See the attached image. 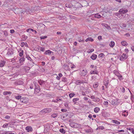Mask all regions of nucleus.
I'll return each mask as SVG.
<instances>
[{"mask_svg":"<svg viewBox=\"0 0 134 134\" xmlns=\"http://www.w3.org/2000/svg\"><path fill=\"white\" fill-rule=\"evenodd\" d=\"M127 57V55H126V54L123 53L122 55L120 57V59L121 60H123L126 59Z\"/></svg>","mask_w":134,"mask_h":134,"instance_id":"obj_1","label":"nucleus"},{"mask_svg":"<svg viewBox=\"0 0 134 134\" xmlns=\"http://www.w3.org/2000/svg\"><path fill=\"white\" fill-rule=\"evenodd\" d=\"M20 101L22 103H27L28 102V99L25 97H23L21 99Z\"/></svg>","mask_w":134,"mask_h":134,"instance_id":"obj_2","label":"nucleus"},{"mask_svg":"<svg viewBox=\"0 0 134 134\" xmlns=\"http://www.w3.org/2000/svg\"><path fill=\"white\" fill-rule=\"evenodd\" d=\"M127 12H128L127 10V9H125V8L121 9H120L119 11V12L120 13H123V14L126 13H127Z\"/></svg>","mask_w":134,"mask_h":134,"instance_id":"obj_3","label":"nucleus"},{"mask_svg":"<svg viewBox=\"0 0 134 134\" xmlns=\"http://www.w3.org/2000/svg\"><path fill=\"white\" fill-rule=\"evenodd\" d=\"M80 74L82 76H85L86 74L87 71L84 70H82L79 72Z\"/></svg>","mask_w":134,"mask_h":134,"instance_id":"obj_4","label":"nucleus"},{"mask_svg":"<svg viewBox=\"0 0 134 134\" xmlns=\"http://www.w3.org/2000/svg\"><path fill=\"white\" fill-rule=\"evenodd\" d=\"M23 82L21 81H16L14 82V84L15 85H22L23 84Z\"/></svg>","mask_w":134,"mask_h":134,"instance_id":"obj_5","label":"nucleus"},{"mask_svg":"<svg viewBox=\"0 0 134 134\" xmlns=\"http://www.w3.org/2000/svg\"><path fill=\"white\" fill-rule=\"evenodd\" d=\"M43 110L45 113L51 112L52 111L51 109L50 108H46Z\"/></svg>","mask_w":134,"mask_h":134,"instance_id":"obj_6","label":"nucleus"},{"mask_svg":"<svg viewBox=\"0 0 134 134\" xmlns=\"http://www.w3.org/2000/svg\"><path fill=\"white\" fill-rule=\"evenodd\" d=\"M53 53V52L48 50L46 51L44 54H48V55H50L52 53Z\"/></svg>","mask_w":134,"mask_h":134,"instance_id":"obj_7","label":"nucleus"},{"mask_svg":"<svg viewBox=\"0 0 134 134\" xmlns=\"http://www.w3.org/2000/svg\"><path fill=\"white\" fill-rule=\"evenodd\" d=\"M40 90V88L39 87H38L37 88V87L35 88L34 91V93L35 94H37L38 93Z\"/></svg>","mask_w":134,"mask_h":134,"instance_id":"obj_8","label":"nucleus"},{"mask_svg":"<svg viewBox=\"0 0 134 134\" xmlns=\"http://www.w3.org/2000/svg\"><path fill=\"white\" fill-rule=\"evenodd\" d=\"M102 26H104L108 30H110L111 29L110 27L109 26H108V24H102Z\"/></svg>","mask_w":134,"mask_h":134,"instance_id":"obj_9","label":"nucleus"},{"mask_svg":"<svg viewBox=\"0 0 134 134\" xmlns=\"http://www.w3.org/2000/svg\"><path fill=\"white\" fill-rule=\"evenodd\" d=\"M26 130L28 132L30 131H31L32 130V127L30 126H28L26 128Z\"/></svg>","mask_w":134,"mask_h":134,"instance_id":"obj_10","label":"nucleus"},{"mask_svg":"<svg viewBox=\"0 0 134 134\" xmlns=\"http://www.w3.org/2000/svg\"><path fill=\"white\" fill-rule=\"evenodd\" d=\"M97 57V56L96 55L93 54L91 56V58L92 59L94 60Z\"/></svg>","mask_w":134,"mask_h":134,"instance_id":"obj_11","label":"nucleus"},{"mask_svg":"<svg viewBox=\"0 0 134 134\" xmlns=\"http://www.w3.org/2000/svg\"><path fill=\"white\" fill-rule=\"evenodd\" d=\"M112 122L114 123L115 124H116L119 125L120 124V122L118 121L117 120H112Z\"/></svg>","mask_w":134,"mask_h":134,"instance_id":"obj_12","label":"nucleus"},{"mask_svg":"<svg viewBox=\"0 0 134 134\" xmlns=\"http://www.w3.org/2000/svg\"><path fill=\"white\" fill-rule=\"evenodd\" d=\"M99 110V108L97 107H95L94 109V112L96 113H98Z\"/></svg>","mask_w":134,"mask_h":134,"instance_id":"obj_13","label":"nucleus"},{"mask_svg":"<svg viewBox=\"0 0 134 134\" xmlns=\"http://www.w3.org/2000/svg\"><path fill=\"white\" fill-rule=\"evenodd\" d=\"M121 44L124 46H127L128 45V43L125 41H122L121 42Z\"/></svg>","mask_w":134,"mask_h":134,"instance_id":"obj_14","label":"nucleus"},{"mask_svg":"<svg viewBox=\"0 0 134 134\" xmlns=\"http://www.w3.org/2000/svg\"><path fill=\"white\" fill-rule=\"evenodd\" d=\"M90 73L91 74H98V72L97 70L93 71V70H91L90 72Z\"/></svg>","mask_w":134,"mask_h":134,"instance_id":"obj_15","label":"nucleus"},{"mask_svg":"<svg viewBox=\"0 0 134 134\" xmlns=\"http://www.w3.org/2000/svg\"><path fill=\"white\" fill-rule=\"evenodd\" d=\"M38 82L40 85H43L45 84V82L41 80H40Z\"/></svg>","mask_w":134,"mask_h":134,"instance_id":"obj_16","label":"nucleus"},{"mask_svg":"<svg viewBox=\"0 0 134 134\" xmlns=\"http://www.w3.org/2000/svg\"><path fill=\"white\" fill-rule=\"evenodd\" d=\"M88 41H90L91 42H92L93 41V40L92 38L90 37V38H87L85 40V41L86 42H87Z\"/></svg>","mask_w":134,"mask_h":134,"instance_id":"obj_17","label":"nucleus"},{"mask_svg":"<svg viewBox=\"0 0 134 134\" xmlns=\"http://www.w3.org/2000/svg\"><path fill=\"white\" fill-rule=\"evenodd\" d=\"M5 63V61H1L0 63V66L1 67H3Z\"/></svg>","mask_w":134,"mask_h":134,"instance_id":"obj_18","label":"nucleus"},{"mask_svg":"<svg viewBox=\"0 0 134 134\" xmlns=\"http://www.w3.org/2000/svg\"><path fill=\"white\" fill-rule=\"evenodd\" d=\"M104 85H105L107 88L108 87V85L109 81L108 80H105V81H104Z\"/></svg>","mask_w":134,"mask_h":134,"instance_id":"obj_19","label":"nucleus"},{"mask_svg":"<svg viewBox=\"0 0 134 134\" xmlns=\"http://www.w3.org/2000/svg\"><path fill=\"white\" fill-rule=\"evenodd\" d=\"M109 46L111 47H113L115 45V43L114 42L111 41L109 44Z\"/></svg>","mask_w":134,"mask_h":134,"instance_id":"obj_20","label":"nucleus"},{"mask_svg":"<svg viewBox=\"0 0 134 134\" xmlns=\"http://www.w3.org/2000/svg\"><path fill=\"white\" fill-rule=\"evenodd\" d=\"M94 17H95L98 18H99L101 17V16H100V15H99V14L97 13L95 15Z\"/></svg>","mask_w":134,"mask_h":134,"instance_id":"obj_21","label":"nucleus"},{"mask_svg":"<svg viewBox=\"0 0 134 134\" xmlns=\"http://www.w3.org/2000/svg\"><path fill=\"white\" fill-rule=\"evenodd\" d=\"M98 86V83L97 82H95L93 85L94 88H96Z\"/></svg>","mask_w":134,"mask_h":134,"instance_id":"obj_22","label":"nucleus"},{"mask_svg":"<svg viewBox=\"0 0 134 134\" xmlns=\"http://www.w3.org/2000/svg\"><path fill=\"white\" fill-rule=\"evenodd\" d=\"M79 99L78 98H74L72 100V101L75 104H76L77 101L79 100Z\"/></svg>","mask_w":134,"mask_h":134,"instance_id":"obj_23","label":"nucleus"},{"mask_svg":"<svg viewBox=\"0 0 134 134\" xmlns=\"http://www.w3.org/2000/svg\"><path fill=\"white\" fill-rule=\"evenodd\" d=\"M70 126L72 127H74L75 126V123L74 122H71L70 124Z\"/></svg>","mask_w":134,"mask_h":134,"instance_id":"obj_24","label":"nucleus"},{"mask_svg":"<svg viewBox=\"0 0 134 134\" xmlns=\"http://www.w3.org/2000/svg\"><path fill=\"white\" fill-rule=\"evenodd\" d=\"M30 69V68L28 66H25L23 68V69L25 70H29Z\"/></svg>","mask_w":134,"mask_h":134,"instance_id":"obj_25","label":"nucleus"},{"mask_svg":"<svg viewBox=\"0 0 134 134\" xmlns=\"http://www.w3.org/2000/svg\"><path fill=\"white\" fill-rule=\"evenodd\" d=\"M12 93L9 91H5L3 92V94L4 95H6L7 94H11Z\"/></svg>","mask_w":134,"mask_h":134,"instance_id":"obj_26","label":"nucleus"},{"mask_svg":"<svg viewBox=\"0 0 134 134\" xmlns=\"http://www.w3.org/2000/svg\"><path fill=\"white\" fill-rule=\"evenodd\" d=\"M75 95V94L70 93L69 94V96L70 98H71Z\"/></svg>","mask_w":134,"mask_h":134,"instance_id":"obj_27","label":"nucleus"},{"mask_svg":"<svg viewBox=\"0 0 134 134\" xmlns=\"http://www.w3.org/2000/svg\"><path fill=\"white\" fill-rule=\"evenodd\" d=\"M100 100V99L97 98H95L94 99H93V101L94 102H98Z\"/></svg>","mask_w":134,"mask_h":134,"instance_id":"obj_28","label":"nucleus"},{"mask_svg":"<svg viewBox=\"0 0 134 134\" xmlns=\"http://www.w3.org/2000/svg\"><path fill=\"white\" fill-rule=\"evenodd\" d=\"M25 60V58H20L19 59L20 63H23Z\"/></svg>","mask_w":134,"mask_h":134,"instance_id":"obj_29","label":"nucleus"},{"mask_svg":"<svg viewBox=\"0 0 134 134\" xmlns=\"http://www.w3.org/2000/svg\"><path fill=\"white\" fill-rule=\"evenodd\" d=\"M82 82L80 81V80H77L76 81L75 83L76 84L79 85L80 84V83H82Z\"/></svg>","mask_w":134,"mask_h":134,"instance_id":"obj_30","label":"nucleus"},{"mask_svg":"<svg viewBox=\"0 0 134 134\" xmlns=\"http://www.w3.org/2000/svg\"><path fill=\"white\" fill-rule=\"evenodd\" d=\"M59 131L60 132L63 133H65V131L63 129H60L59 130Z\"/></svg>","mask_w":134,"mask_h":134,"instance_id":"obj_31","label":"nucleus"},{"mask_svg":"<svg viewBox=\"0 0 134 134\" xmlns=\"http://www.w3.org/2000/svg\"><path fill=\"white\" fill-rule=\"evenodd\" d=\"M21 96L20 95H18L15 97V98L18 99H21Z\"/></svg>","mask_w":134,"mask_h":134,"instance_id":"obj_32","label":"nucleus"},{"mask_svg":"<svg viewBox=\"0 0 134 134\" xmlns=\"http://www.w3.org/2000/svg\"><path fill=\"white\" fill-rule=\"evenodd\" d=\"M94 51L93 49H89L87 51V52L88 53H91Z\"/></svg>","mask_w":134,"mask_h":134,"instance_id":"obj_33","label":"nucleus"},{"mask_svg":"<svg viewBox=\"0 0 134 134\" xmlns=\"http://www.w3.org/2000/svg\"><path fill=\"white\" fill-rule=\"evenodd\" d=\"M122 115L124 116H126L128 115V112L127 111L125 113H124V112H123Z\"/></svg>","mask_w":134,"mask_h":134,"instance_id":"obj_34","label":"nucleus"},{"mask_svg":"<svg viewBox=\"0 0 134 134\" xmlns=\"http://www.w3.org/2000/svg\"><path fill=\"white\" fill-rule=\"evenodd\" d=\"M43 110H42L41 111H40V114L41 115H44V114L45 113L44 112V111H43Z\"/></svg>","mask_w":134,"mask_h":134,"instance_id":"obj_35","label":"nucleus"},{"mask_svg":"<svg viewBox=\"0 0 134 134\" xmlns=\"http://www.w3.org/2000/svg\"><path fill=\"white\" fill-rule=\"evenodd\" d=\"M43 110H42L41 111H40V114L41 115H44V114L45 113L44 112V111H43Z\"/></svg>","mask_w":134,"mask_h":134,"instance_id":"obj_36","label":"nucleus"},{"mask_svg":"<svg viewBox=\"0 0 134 134\" xmlns=\"http://www.w3.org/2000/svg\"><path fill=\"white\" fill-rule=\"evenodd\" d=\"M120 14H121L120 13H115L114 14L115 15H116V16H117L118 17H119V18H120L119 16H120Z\"/></svg>","mask_w":134,"mask_h":134,"instance_id":"obj_37","label":"nucleus"},{"mask_svg":"<svg viewBox=\"0 0 134 134\" xmlns=\"http://www.w3.org/2000/svg\"><path fill=\"white\" fill-rule=\"evenodd\" d=\"M78 41L79 42H81L83 41V40L81 38V37H78Z\"/></svg>","mask_w":134,"mask_h":134,"instance_id":"obj_38","label":"nucleus"},{"mask_svg":"<svg viewBox=\"0 0 134 134\" xmlns=\"http://www.w3.org/2000/svg\"><path fill=\"white\" fill-rule=\"evenodd\" d=\"M111 104L112 105H115L116 104V103L115 102L114 100H113L112 101Z\"/></svg>","mask_w":134,"mask_h":134,"instance_id":"obj_39","label":"nucleus"},{"mask_svg":"<svg viewBox=\"0 0 134 134\" xmlns=\"http://www.w3.org/2000/svg\"><path fill=\"white\" fill-rule=\"evenodd\" d=\"M114 10H113L112 9H110L109 10H107V12L108 13H112V11Z\"/></svg>","mask_w":134,"mask_h":134,"instance_id":"obj_40","label":"nucleus"},{"mask_svg":"<svg viewBox=\"0 0 134 134\" xmlns=\"http://www.w3.org/2000/svg\"><path fill=\"white\" fill-rule=\"evenodd\" d=\"M57 115V114L55 113H53L52 114L51 116H52L54 118L56 117Z\"/></svg>","mask_w":134,"mask_h":134,"instance_id":"obj_41","label":"nucleus"},{"mask_svg":"<svg viewBox=\"0 0 134 134\" xmlns=\"http://www.w3.org/2000/svg\"><path fill=\"white\" fill-rule=\"evenodd\" d=\"M23 51H22L21 52L19 53V55L20 56H23Z\"/></svg>","mask_w":134,"mask_h":134,"instance_id":"obj_42","label":"nucleus"},{"mask_svg":"<svg viewBox=\"0 0 134 134\" xmlns=\"http://www.w3.org/2000/svg\"><path fill=\"white\" fill-rule=\"evenodd\" d=\"M47 38L46 36H42L40 37L41 39H44Z\"/></svg>","mask_w":134,"mask_h":134,"instance_id":"obj_43","label":"nucleus"},{"mask_svg":"<svg viewBox=\"0 0 134 134\" xmlns=\"http://www.w3.org/2000/svg\"><path fill=\"white\" fill-rule=\"evenodd\" d=\"M13 54V53L12 52H8L7 53V55H11Z\"/></svg>","mask_w":134,"mask_h":134,"instance_id":"obj_44","label":"nucleus"},{"mask_svg":"<svg viewBox=\"0 0 134 134\" xmlns=\"http://www.w3.org/2000/svg\"><path fill=\"white\" fill-rule=\"evenodd\" d=\"M8 124H5L3 125V128L6 127L8 126Z\"/></svg>","mask_w":134,"mask_h":134,"instance_id":"obj_45","label":"nucleus"},{"mask_svg":"<svg viewBox=\"0 0 134 134\" xmlns=\"http://www.w3.org/2000/svg\"><path fill=\"white\" fill-rule=\"evenodd\" d=\"M40 50L41 51L43 52L44 51L45 49L44 48V47H41L40 48Z\"/></svg>","mask_w":134,"mask_h":134,"instance_id":"obj_46","label":"nucleus"},{"mask_svg":"<svg viewBox=\"0 0 134 134\" xmlns=\"http://www.w3.org/2000/svg\"><path fill=\"white\" fill-rule=\"evenodd\" d=\"M103 104L104 105H108V103L107 101H104L103 103Z\"/></svg>","mask_w":134,"mask_h":134,"instance_id":"obj_47","label":"nucleus"},{"mask_svg":"<svg viewBox=\"0 0 134 134\" xmlns=\"http://www.w3.org/2000/svg\"><path fill=\"white\" fill-rule=\"evenodd\" d=\"M104 54L103 53H100L98 55V57H101L103 56V55H104Z\"/></svg>","mask_w":134,"mask_h":134,"instance_id":"obj_48","label":"nucleus"},{"mask_svg":"<svg viewBox=\"0 0 134 134\" xmlns=\"http://www.w3.org/2000/svg\"><path fill=\"white\" fill-rule=\"evenodd\" d=\"M52 102H58V99H56V100L53 99L52 100Z\"/></svg>","mask_w":134,"mask_h":134,"instance_id":"obj_49","label":"nucleus"},{"mask_svg":"<svg viewBox=\"0 0 134 134\" xmlns=\"http://www.w3.org/2000/svg\"><path fill=\"white\" fill-rule=\"evenodd\" d=\"M121 90L122 92L124 93L125 92V88L124 87H122L121 88Z\"/></svg>","mask_w":134,"mask_h":134,"instance_id":"obj_50","label":"nucleus"},{"mask_svg":"<svg viewBox=\"0 0 134 134\" xmlns=\"http://www.w3.org/2000/svg\"><path fill=\"white\" fill-rule=\"evenodd\" d=\"M5 118L7 119H8L10 118V117L8 115H6L5 117Z\"/></svg>","mask_w":134,"mask_h":134,"instance_id":"obj_51","label":"nucleus"},{"mask_svg":"<svg viewBox=\"0 0 134 134\" xmlns=\"http://www.w3.org/2000/svg\"><path fill=\"white\" fill-rule=\"evenodd\" d=\"M83 99L85 100H88L89 99L87 97H84L83 98Z\"/></svg>","mask_w":134,"mask_h":134,"instance_id":"obj_52","label":"nucleus"},{"mask_svg":"<svg viewBox=\"0 0 134 134\" xmlns=\"http://www.w3.org/2000/svg\"><path fill=\"white\" fill-rule=\"evenodd\" d=\"M10 31L11 33L13 34L14 32V30L12 29L10 30Z\"/></svg>","mask_w":134,"mask_h":134,"instance_id":"obj_53","label":"nucleus"},{"mask_svg":"<svg viewBox=\"0 0 134 134\" xmlns=\"http://www.w3.org/2000/svg\"><path fill=\"white\" fill-rule=\"evenodd\" d=\"M64 106H65L66 107V108H67L68 107V104L67 103H64Z\"/></svg>","mask_w":134,"mask_h":134,"instance_id":"obj_54","label":"nucleus"},{"mask_svg":"<svg viewBox=\"0 0 134 134\" xmlns=\"http://www.w3.org/2000/svg\"><path fill=\"white\" fill-rule=\"evenodd\" d=\"M66 7H67L68 8H70L71 7V6L70 5H69L68 4H65Z\"/></svg>","mask_w":134,"mask_h":134,"instance_id":"obj_55","label":"nucleus"},{"mask_svg":"<svg viewBox=\"0 0 134 134\" xmlns=\"http://www.w3.org/2000/svg\"><path fill=\"white\" fill-rule=\"evenodd\" d=\"M25 44V43L24 42H22L21 43V47H23Z\"/></svg>","mask_w":134,"mask_h":134,"instance_id":"obj_56","label":"nucleus"},{"mask_svg":"<svg viewBox=\"0 0 134 134\" xmlns=\"http://www.w3.org/2000/svg\"><path fill=\"white\" fill-rule=\"evenodd\" d=\"M61 110L63 112H66L67 111L66 109H62Z\"/></svg>","mask_w":134,"mask_h":134,"instance_id":"obj_57","label":"nucleus"},{"mask_svg":"<svg viewBox=\"0 0 134 134\" xmlns=\"http://www.w3.org/2000/svg\"><path fill=\"white\" fill-rule=\"evenodd\" d=\"M125 35L127 37H129L130 36V34L129 33H127L125 34Z\"/></svg>","mask_w":134,"mask_h":134,"instance_id":"obj_58","label":"nucleus"},{"mask_svg":"<svg viewBox=\"0 0 134 134\" xmlns=\"http://www.w3.org/2000/svg\"><path fill=\"white\" fill-rule=\"evenodd\" d=\"M95 98V97L94 96H91V99H93V100Z\"/></svg>","mask_w":134,"mask_h":134,"instance_id":"obj_59","label":"nucleus"},{"mask_svg":"<svg viewBox=\"0 0 134 134\" xmlns=\"http://www.w3.org/2000/svg\"><path fill=\"white\" fill-rule=\"evenodd\" d=\"M60 78L62 76V74L61 73H59L58 74Z\"/></svg>","mask_w":134,"mask_h":134,"instance_id":"obj_60","label":"nucleus"},{"mask_svg":"<svg viewBox=\"0 0 134 134\" xmlns=\"http://www.w3.org/2000/svg\"><path fill=\"white\" fill-rule=\"evenodd\" d=\"M86 131L87 133H88L90 132H91V130L90 129L86 130Z\"/></svg>","mask_w":134,"mask_h":134,"instance_id":"obj_61","label":"nucleus"},{"mask_svg":"<svg viewBox=\"0 0 134 134\" xmlns=\"http://www.w3.org/2000/svg\"><path fill=\"white\" fill-rule=\"evenodd\" d=\"M125 51L127 53L129 51L128 49H126L125 50Z\"/></svg>","mask_w":134,"mask_h":134,"instance_id":"obj_62","label":"nucleus"},{"mask_svg":"<svg viewBox=\"0 0 134 134\" xmlns=\"http://www.w3.org/2000/svg\"><path fill=\"white\" fill-rule=\"evenodd\" d=\"M131 49L133 51H134V46H132L131 47Z\"/></svg>","mask_w":134,"mask_h":134,"instance_id":"obj_63","label":"nucleus"},{"mask_svg":"<svg viewBox=\"0 0 134 134\" xmlns=\"http://www.w3.org/2000/svg\"><path fill=\"white\" fill-rule=\"evenodd\" d=\"M19 134H25V133H24V132H20Z\"/></svg>","mask_w":134,"mask_h":134,"instance_id":"obj_64","label":"nucleus"}]
</instances>
